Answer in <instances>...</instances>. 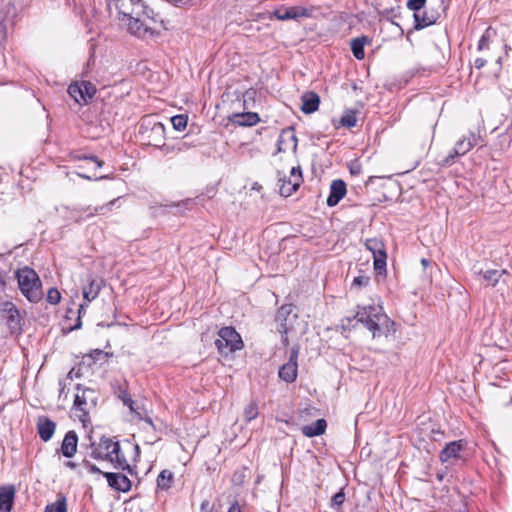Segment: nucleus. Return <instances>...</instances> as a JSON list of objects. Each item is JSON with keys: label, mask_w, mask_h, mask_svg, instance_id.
Here are the masks:
<instances>
[{"label": "nucleus", "mask_w": 512, "mask_h": 512, "mask_svg": "<svg viewBox=\"0 0 512 512\" xmlns=\"http://www.w3.org/2000/svg\"><path fill=\"white\" fill-rule=\"evenodd\" d=\"M116 8L119 14L122 15L121 20L126 22L131 34L139 38L154 34V29L149 23L153 21V10L145 2H120V5H116Z\"/></svg>", "instance_id": "nucleus-1"}, {"label": "nucleus", "mask_w": 512, "mask_h": 512, "mask_svg": "<svg viewBox=\"0 0 512 512\" xmlns=\"http://www.w3.org/2000/svg\"><path fill=\"white\" fill-rule=\"evenodd\" d=\"M407 8L413 11L414 29L420 30L434 24L447 6L444 2H407Z\"/></svg>", "instance_id": "nucleus-2"}, {"label": "nucleus", "mask_w": 512, "mask_h": 512, "mask_svg": "<svg viewBox=\"0 0 512 512\" xmlns=\"http://www.w3.org/2000/svg\"><path fill=\"white\" fill-rule=\"evenodd\" d=\"M15 277L22 295L32 303H38L43 298L42 282L34 269L23 266L15 271Z\"/></svg>", "instance_id": "nucleus-3"}, {"label": "nucleus", "mask_w": 512, "mask_h": 512, "mask_svg": "<svg viewBox=\"0 0 512 512\" xmlns=\"http://www.w3.org/2000/svg\"><path fill=\"white\" fill-rule=\"evenodd\" d=\"M353 319L369 330L373 338L380 336L381 326L389 322V318L383 313L382 307L374 305L358 306V310L353 316Z\"/></svg>", "instance_id": "nucleus-4"}, {"label": "nucleus", "mask_w": 512, "mask_h": 512, "mask_svg": "<svg viewBox=\"0 0 512 512\" xmlns=\"http://www.w3.org/2000/svg\"><path fill=\"white\" fill-rule=\"evenodd\" d=\"M215 346L219 354L222 356H229L230 354L241 350L244 347V343L240 334L234 327L226 326L222 327L218 331V338L215 340Z\"/></svg>", "instance_id": "nucleus-5"}, {"label": "nucleus", "mask_w": 512, "mask_h": 512, "mask_svg": "<svg viewBox=\"0 0 512 512\" xmlns=\"http://www.w3.org/2000/svg\"><path fill=\"white\" fill-rule=\"evenodd\" d=\"M77 393L74 398L73 409L76 412H80L77 414L80 421L85 425L89 411L92 408H95L98 401L97 392L91 388H81L80 384L76 386Z\"/></svg>", "instance_id": "nucleus-6"}, {"label": "nucleus", "mask_w": 512, "mask_h": 512, "mask_svg": "<svg viewBox=\"0 0 512 512\" xmlns=\"http://www.w3.org/2000/svg\"><path fill=\"white\" fill-rule=\"evenodd\" d=\"M0 316L5 321L12 334H20L22 331L23 317L20 310L11 301L0 302Z\"/></svg>", "instance_id": "nucleus-7"}, {"label": "nucleus", "mask_w": 512, "mask_h": 512, "mask_svg": "<svg viewBox=\"0 0 512 512\" xmlns=\"http://www.w3.org/2000/svg\"><path fill=\"white\" fill-rule=\"evenodd\" d=\"M118 444L113 438L102 436L98 444L91 442L90 456L96 460L112 461V454L118 451Z\"/></svg>", "instance_id": "nucleus-8"}, {"label": "nucleus", "mask_w": 512, "mask_h": 512, "mask_svg": "<svg viewBox=\"0 0 512 512\" xmlns=\"http://www.w3.org/2000/svg\"><path fill=\"white\" fill-rule=\"evenodd\" d=\"M292 314V305H282L276 313L275 321L278 323L277 330L281 333V340L284 346L289 345L288 333L292 329V318L297 316Z\"/></svg>", "instance_id": "nucleus-9"}, {"label": "nucleus", "mask_w": 512, "mask_h": 512, "mask_svg": "<svg viewBox=\"0 0 512 512\" xmlns=\"http://www.w3.org/2000/svg\"><path fill=\"white\" fill-rule=\"evenodd\" d=\"M67 91L78 104H87L95 96L97 89L91 82L81 81L70 84Z\"/></svg>", "instance_id": "nucleus-10"}, {"label": "nucleus", "mask_w": 512, "mask_h": 512, "mask_svg": "<svg viewBox=\"0 0 512 512\" xmlns=\"http://www.w3.org/2000/svg\"><path fill=\"white\" fill-rule=\"evenodd\" d=\"M365 247L373 254L374 269L378 273L386 271L387 254L383 241L379 238H368L365 241Z\"/></svg>", "instance_id": "nucleus-11"}, {"label": "nucleus", "mask_w": 512, "mask_h": 512, "mask_svg": "<svg viewBox=\"0 0 512 512\" xmlns=\"http://www.w3.org/2000/svg\"><path fill=\"white\" fill-rule=\"evenodd\" d=\"M467 450V441L460 439L447 443L439 454L442 463L450 460H465L463 454Z\"/></svg>", "instance_id": "nucleus-12"}, {"label": "nucleus", "mask_w": 512, "mask_h": 512, "mask_svg": "<svg viewBox=\"0 0 512 512\" xmlns=\"http://www.w3.org/2000/svg\"><path fill=\"white\" fill-rule=\"evenodd\" d=\"M298 355H299V346H294L290 351V356L288 362L283 364L278 372L280 379L287 383H293L297 378L298 373Z\"/></svg>", "instance_id": "nucleus-13"}, {"label": "nucleus", "mask_w": 512, "mask_h": 512, "mask_svg": "<svg viewBox=\"0 0 512 512\" xmlns=\"http://www.w3.org/2000/svg\"><path fill=\"white\" fill-rule=\"evenodd\" d=\"M313 8H307L302 6H279L273 12L274 16L278 20H299L300 18H308L312 15Z\"/></svg>", "instance_id": "nucleus-14"}, {"label": "nucleus", "mask_w": 512, "mask_h": 512, "mask_svg": "<svg viewBox=\"0 0 512 512\" xmlns=\"http://www.w3.org/2000/svg\"><path fill=\"white\" fill-rule=\"evenodd\" d=\"M85 281L86 284L82 287V294L84 300L90 303L98 297L100 291L105 285V281L103 278L97 277L93 274H88Z\"/></svg>", "instance_id": "nucleus-15"}, {"label": "nucleus", "mask_w": 512, "mask_h": 512, "mask_svg": "<svg viewBox=\"0 0 512 512\" xmlns=\"http://www.w3.org/2000/svg\"><path fill=\"white\" fill-rule=\"evenodd\" d=\"M471 270L475 276H481L486 284L491 287H495L502 276L508 275V271L506 269L483 270L478 264H474Z\"/></svg>", "instance_id": "nucleus-16"}, {"label": "nucleus", "mask_w": 512, "mask_h": 512, "mask_svg": "<svg viewBox=\"0 0 512 512\" xmlns=\"http://www.w3.org/2000/svg\"><path fill=\"white\" fill-rule=\"evenodd\" d=\"M103 476L106 478L108 485L118 492H128L132 483L130 479L122 473L105 472Z\"/></svg>", "instance_id": "nucleus-17"}, {"label": "nucleus", "mask_w": 512, "mask_h": 512, "mask_svg": "<svg viewBox=\"0 0 512 512\" xmlns=\"http://www.w3.org/2000/svg\"><path fill=\"white\" fill-rule=\"evenodd\" d=\"M346 183L341 179L333 180L330 185V193L327 197L326 204L329 207L336 206L340 200L346 195Z\"/></svg>", "instance_id": "nucleus-18"}, {"label": "nucleus", "mask_w": 512, "mask_h": 512, "mask_svg": "<svg viewBox=\"0 0 512 512\" xmlns=\"http://www.w3.org/2000/svg\"><path fill=\"white\" fill-rule=\"evenodd\" d=\"M228 119L232 124L241 127H252L260 122V117L255 112L234 113Z\"/></svg>", "instance_id": "nucleus-19"}, {"label": "nucleus", "mask_w": 512, "mask_h": 512, "mask_svg": "<svg viewBox=\"0 0 512 512\" xmlns=\"http://www.w3.org/2000/svg\"><path fill=\"white\" fill-rule=\"evenodd\" d=\"M78 445V436L74 430L68 431L62 441L60 452L66 458H71L75 455Z\"/></svg>", "instance_id": "nucleus-20"}, {"label": "nucleus", "mask_w": 512, "mask_h": 512, "mask_svg": "<svg viewBox=\"0 0 512 512\" xmlns=\"http://www.w3.org/2000/svg\"><path fill=\"white\" fill-rule=\"evenodd\" d=\"M56 423L46 416H40L37 420V430L40 438L47 442L49 441L55 432Z\"/></svg>", "instance_id": "nucleus-21"}, {"label": "nucleus", "mask_w": 512, "mask_h": 512, "mask_svg": "<svg viewBox=\"0 0 512 512\" xmlns=\"http://www.w3.org/2000/svg\"><path fill=\"white\" fill-rule=\"evenodd\" d=\"M15 498V488L13 485L0 487V512H10Z\"/></svg>", "instance_id": "nucleus-22"}, {"label": "nucleus", "mask_w": 512, "mask_h": 512, "mask_svg": "<svg viewBox=\"0 0 512 512\" xmlns=\"http://www.w3.org/2000/svg\"><path fill=\"white\" fill-rule=\"evenodd\" d=\"M302 105L301 111L304 114H312L318 110L320 104V97L316 92L309 91L301 97Z\"/></svg>", "instance_id": "nucleus-23"}, {"label": "nucleus", "mask_w": 512, "mask_h": 512, "mask_svg": "<svg viewBox=\"0 0 512 512\" xmlns=\"http://www.w3.org/2000/svg\"><path fill=\"white\" fill-rule=\"evenodd\" d=\"M112 461H109L115 469L123 470L130 475L136 474L135 469L128 463L125 455L121 451L120 443L118 444V451L112 454Z\"/></svg>", "instance_id": "nucleus-24"}, {"label": "nucleus", "mask_w": 512, "mask_h": 512, "mask_svg": "<svg viewBox=\"0 0 512 512\" xmlns=\"http://www.w3.org/2000/svg\"><path fill=\"white\" fill-rule=\"evenodd\" d=\"M327 428V422L325 419L321 418L316 420L314 423L309 425H304L301 428V432L304 436L308 438L320 436L325 433Z\"/></svg>", "instance_id": "nucleus-25"}, {"label": "nucleus", "mask_w": 512, "mask_h": 512, "mask_svg": "<svg viewBox=\"0 0 512 512\" xmlns=\"http://www.w3.org/2000/svg\"><path fill=\"white\" fill-rule=\"evenodd\" d=\"M146 133H148L147 138L149 139V144L160 148V143L163 141L165 135L164 125L160 122H156L150 129H146Z\"/></svg>", "instance_id": "nucleus-26"}, {"label": "nucleus", "mask_w": 512, "mask_h": 512, "mask_svg": "<svg viewBox=\"0 0 512 512\" xmlns=\"http://www.w3.org/2000/svg\"><path fill=\"white\" fill-rule=\"evenodd\" d=\"M192 147L190 143L185 140H180L174 144H162L160 150L165 156L177 155L186 152Z\"/></svg>", "instance_id": "nucleus-27"}, {"label": "nucleus", "mask_w": 512, "mask_h": 512, "mask_svg": "<svg viewBox=\"0 0 512 512\" xmlns=\"http://www.w3.org/2000/svg\"><path fill=\"white\" fill-rule=\"evenodd\" d=\"M286 137H288V139L293 143V149L296 150L297 148V137L296 135L294 134V128L293 127H289V128H286V129H283L278 137V140H277V153H282V152H285L287 147H286Z\"/></svg>", "instance_id": "nucleus-28"}, {"label": "nucleus", "mask_w": 512, "mask_h": 512, "mask_svg": "<svg viewBox=\"0 0 512 512\" xmlns=\"http://www.w3.org/2000/svg\"><path fill=\"white\" fill-rule=\"evenodd\" d=\"M16 17V7L13 2H0V23H13Z\"/></svg>", "instance_id": "nucleus-29"}, {"label": "nucleus", "mask_w": 512, "mask_h": 512, "mask_svg": "<svg viewBox=\"0 0 512 512\" xmlns=\"http://www.w3.org/2000/svg\"><path fill=\"white\" fill-rule=\"evenodd\" d=\"M282 184L280 185L279 191L280 194L284 197H289L294 192L297 191V189L300 187V184L302 183L299 178H296V181L293 180V178H287L284 176L283 178L279 179Z\"/></svg>", "instance_id": "nucleus-30"}, {"label": "nucleus", "mask_w": 512, "mask_h": 512, "mask_svg": "<svg viewBox=\"0 0 512 512\" xmlns=\"http://www.w3.org/2000/svg\"><path fill=\"white\" fill-rule=\"evenodd\" d=\"M174 481V474L170 470H162L157 476V487L163 491L171 488Z\"/></svg>", "instance_id": "nucleus-31"}, {"label": "nucleus", "mask_w": 512, "mask_h": 512, "mask_svg": "<svg viewBox=\"0 0 512 512\" xmlns=\"http://www.w3.org/2000/svg\"><path fill=\"white\" fill-rule=\"evenodd\" d=\"M367 42L368 38L365 36L352 40L351 51L356 59L362 60L365 57L364 46Z\"/></svg>", "instance_id": "nucleus-32"}, {"label": "nucleus", "mask_w": 512, "mask_h": 512, "mask_svg": "<svg viewBox=\"0 0 512 512\" xmlns=\"http://www.w3.org/2000/svg\"><path fill=\"white\" fill-rule=\"evenodd\" d=\"M44 512H67L66 497L59 494L54 503H50L45 507Z\"/></svg>", "instance_id": "nucleus-33"}, {"label": "nucleus", "mask_w": 512, "mask_h": 512, "mask_svg": "<svg viewBox=\"0 0 512 512\" xmlns=\"http://www.w3.org/2000/svg\"><path fill=\"white\" fill-rule=\"evenodd\" d=\"M115 202H116V200H112L104 206L95 207L93 209H91L90 207H87L86 209L81 210L84 213L88 212L86 214V216L85 217L79 216V218H77L76 221L79 222L85 218H90L96 214H102L105 209H110V207L112 205H114Z\"/></svg>", "instance_id": "nucleus-34"}, {"label": "nucleus", "mask_w": 512, "mask_h": 512, "mask_svg": "<svg viewBox=\"0 0 512 512\" xmlns=\"http://www.w3.org/2000/svg\"><path fill=\"white\" fill-rule=\"evenodd\" d=\"M71 158L74 160H89L96 164L97 168H101L104 165V162L100 160L97 156L93 154H85L80 152L71 153Z\"/></svg>", "instance_id": "nucleus-35"}, {"label": "nucleus", "mask_w": 512, "mask_h": 512, "mask_svg": "<svg viewBox=\"0 0 512 512\" xmlns=\"http://www.w3.org/2000/svg\"><path fill=\"white\" fill-rule=\"evenodd\" d=\"M170 121L175 130L182 131L187 126L188 116L184 114L175 115L171 117Z\"/></svg>", "instance_id": "nucleus-36"}, {"label": "nucleus", "mask_w": 512, "mask_h": 512, "mask_svg": "<svg viewBox=\"0 0 512 512\" xmlns=\"http://www.w3.org/2000/svg\"><path fill=\"white\" fill-rule=\"evenodd\" d=\"M258 416V405L251 401L244 409V418L247 422L254 420Z\"/></svg>", "instance_id": "nucleus-37"}, {"label": "nucleus", "mask_w": 512, "mask_h": 512, "mask_svg": "<svg viewBox=\"0 0 512 512\" xmlns=\"http://www.w3.org/2000/svg\"><path fill=\"white\" fill-rule=\"evenodd\" d=\"M460 156H462V154L455 147H453L451 151L448 153V155L439 162V164L442 167L451 166Z\"/></svg>", "instance_id": "nucleus-38"}, {"label": "nucleus", "mask_w": 512, "mask_h": 512, "mask_svg": "<svg viewBox=\"0 0 512 512\" xmlns=\"http://www.w3.org/2000/svg\"><path fill=\"white\" fill-rule=\"evenodd\" d=\"M112 354L108 353V352H104L103 350L101 349H95V350H92L88 355L87 357L91 358L93 362H101V363H105L107 362L108 358L111 356Z\"/></svg>", "instance_id": "nucleus-39"}, {"label": "nucleus", "mask_w": 512, "mask_h": 512, "mask_svg": "<svg viewBox=\"0 0 512 512\" xmlns=\"http://www.w3.org/2000/svg\"><path fill=\"white\" fill-rule=\"evenodd\" d=\"M340 123L343 127L352 128L356 126L357 118L354 111L346 112L340 119Z\"/></svg>", "instance_id": "nucleus-40"}, {"label": "nucleus", "mask_w": 512, "mask_h": 512, "mask_svg": "<svg viewBox=\"0 0 512 512\" xmlns=\"http://www.w3.org/2000/svg\"><path fill=\"white\" fill-rule=\"evenodd\" d=\"M461 154L462 156L468 153L472 148L473 144H471L470 141L466 140V137H463L459 141L456 142L454 146Z\"/></svg>", "instance_id": "nucleus-41"}, {"label": "nucleus", "mask_w": 512, "mask_h": 512, "mask_svg": "<svg viewBox=\"0 0 512 512\" xmlns=\"http://www.w3.org/2000/svg\"><path fill=\"white\" fill-rule=\"evenodd\" d=\"M46 300L52 305L58 304L61 300V294L58 289L54 287L50 288L47 292Z\"/></svg>", "instance_id": "nucleus-42"}, {"label": "nucleus", "mask_w": 512, "mask_h": 512, "mask_svg": "<svg viewBox=\"0 0 512 512\" xmlns=\"http://www.w3.org/2000/svg\"><path fill=\"white\" fill-rule=\"evenodd\" d=\"M344 501H345V493H344L343 489H341L339 492H337L336 494L333 495V497L331 499V507L339 508L342 506Z\"/></svg>", "instance_id": "nucleus-43"}, {"label": "nucleus", "mask_w": 512, "mask_h": 512, "mask_svg": "<svg viewBox=\"0 0 512 512\" xmlns=\"http://www.w3.org/2000/svg\"><path fill=\"white\" fill-rule=\"evenodd\" d=\"M370 281L368 276H357L353 279L352 287L362 288L366 287Z\"/></svg>", "instance_id": "nucleus-44"}, {"label": "nucleus", "mask_w": 512, "mask_h": 512, "mask_svg": "<svg viewBox=\"0 0 512 512\" xmlns=\"http://www.w3.org/2000/svg\"><path fill=\"white\" fill-rule=\"evenodd\" d=\"M85 309H86V305L84 304H81L78 308V317L76 319V323L73 325V326H70L69 327V331H73V330H76V329H80L81 326H82V322H81V314L82 313H85Z\"/></svg>", "instance_id": "nucleus-45"}, {"label": "nucleus", "mask_w": 512, "mask_h": 512, "mask_svg": "<svg viewBox=\"0 0 512 512\" xmlns=\"http://www.w3.org/2000/svg\"><path fill=\"white\" fill-rule=\"evenodd\" d=\"M246 470V468H243L241 471L234 472L232 476V482L236 485H241L244 481Z\"/></svg>", "instance_id": "nucleus-46"}, {"label": "nucleus", "mask_w": 512, "mask_h": 512, "mask_svg": "<svg viewBox=\"0 0 512 512\" xmlns=\"http://www.w3.org/2000/svg\"><path fill=\"white\" fill-rule=\"evenodd\" d=\"M83 465L89 470V472H91L93 474H102L103 475V473H104L95 464H92L88 460H83Z\"/></svg>", "instance_id": "nucleus-47"}, {"label": "nucleus", "mask_w": 512, "mask_h": 512, "mask_svg": "<svg viewBox=\"0 0 512 512\" xmlns=\"http://www.w3.org/2000/svg\"><path fill=\"white\" fill-rule=\"evenodd\" d=\"M290 178H293V180L296 181V178H299V180L302 182L303 181V177H302V171H301V167L300 166H297V167H292L291 171H290Z\"/></svg>", "instance_id": "nucleus-48"}, {"label": "nucleus", "mask_w": 512, "mask_h": 512, "mask_svg": "<svg viewBox=\"0 0 512 512\" xmlns=\"http://www.w3.org/2000/svg\"><path fill=\"white\" fill-rule=\"evenodd\" d=\"M362 167L358 162H352L349 165V171L352 175H359L361 173Z\"/></svg>", "instance_id": "nucleus-49"}, {"label": "nucleus", "mask_w": 512, "mask_h": 512, "mask_svg": "<svg viewBox=\"0 0 512 512\" xmlns=\"http://www.w3.org/2000/svg\"><path fill=\"white\" fill-rule=\"evenodd\" d=\"M487 33H488V30L486 31V33H484L481 36V38L478 42V50H482L488 46L489 37H488Z\"/></svg>", "instance_id": "nucleus-50"}, {"label": "nucleus", "mask_w": 512, "mask_h": 512, "mask_svg": "<svg viewBox=\"0 0 512 512\" xmlns=\"http://www.w3.org/2000/svg\"><path fill=\"white\" fill-rule=\"evenodd\" d=\"M122 400H123V403H124L126 406H128V407H129V409H130L132 412H135L134 407H133V405H134V401L131 399V397H130L128 394H126V395L122 398Z\"/></svg>", "instance_id": "nucleus-51"}, {"label": "nucleus", "mask_w": 512, "mask_h": 512, "mask_svg": "<svg viewBox=\"0 0 512 512\" xmlns=\"http://www.w3.org/2000/svg\"><path fill=\"white\" fill-rule=\"evenodd\" d=\"M77 175L80 177V178H83V179H87V180H101V179H105L107 178L106 176H88L86 175L85 173H80V172H77Z\"/></svg>", "instance_id": "nucleus-52"}, {"label": "nucleus", "mask_w": 512, "mask_h": 512, "mask_svg": "<svg viewBox=\"0 0 512 512\" xmlns=\"http://www.w3.org/2000/svg\"><path fill=\"white\" fill-rule=\"evenodd\" d=\"M200 509L202 512H211L213 510V506L210 504L208 500H204L201 503Z\"/></svg>", "instance_id": "nucleus-53"}, {"label": "nucleus", "mask_w": 512, "mask_h": 512, "mask_svg": "<svg viewBox=\"0 0 512 512\" xmlns=\"http://www.w3.org/2000/svg\"><path fill=\"white\" fill-rule=\"evenodd\" d=\"M486 65V60L483 58H476L474 61V67L477 69H481Z\"/></svg>", "instance_id": "nucleus-54"}, {"label": "nucleus", "mask_w": 512, "mask_h": 512, "mask_svg": "<svg viewBox=\"0 0 512 512\" xmlns=\"http://www.w3.org/2000/svg\"><path fill=\"white\" fill-rule=\"evenodd\" d=\"M466 140L470 141L471 144H473V147L477 145L479 136H477L475 133H470L468 137H466Z\"/></svg>", "instance_id": "nucleus-55"}, {"label": "nucleus", "mask_w": 512, "mask_h": 512, "mask_svg": "<svg viewBox=\"0 0 512 512\" xmlns=\"http://www.w3.org/2000/svg\"><path fill=\"white\" fill-rule=\"evenodd\" d=\"M227 512H241L240 506L237 502L233 503Z\"/></svg>", "instance_id": "nucleus-56"}, {"label": "nucleus", "mask_w": 512, "mask_h": 512, "mask_svg": "<svg viewBox=\"0 0 512 512\" xmlns=\"http://www.w3.org/2000/svg\"><path fill=\"white\" fill-rule=\"evenodd\" d=\"M6 287V280L4 276L0 273V290L4 291Z\"/></svg>", "instance_id": "nucleus-57"}, {"label": "nucleus", "mask_w": 512, "mask_h": 512, "mask_svg": "<svg viewBox=\"0 0 512 512\" xmlns=\"http://www.w3.org/2000/svg\"><path fill=\"white\" fill-rule=\"evenodd\" d=\"M421 264H422V266L424 268H426L427 266H429L431 264V262L428 259H426V258H422L421 259Z\"/></svg>", "instance_id": "nucleus-58"}, {"label": "nucleus", "mask_w": 512, "mask_h": 512, "mask_svg": "<svg viewBox=\"0 0 512 512\" xmlns=\"http://www.w3.org/2000/svg\"><path fill=\"white\" fill-rule=\"evenodd\" d=\"M66 466H67V467H69V468H71V469H74V468L76 467V464H75L74 462L68 461V462L66 463Z\"/></svg>", "instance_id": "nucleus-59"}, {"label": "nucleus", "mask_w": 512, "mask_h": 512, "mask_svg": "<svg viewBox=\"0 0 512 512\" xmlns=\"http://www.w3.org/2000/svg\"><path fill=\"white\" fill-rule=\"evenodd\" d=\"M144 421H145L147 424H149V425L153 426V421H152V419H151L150 417H146V418H144Z\"/></svg>", "instance_id": "nucleus-60"}, {"label": "nucleus", "mask_w": 512, "mask_h": 512, "mask_svg": "<svg viewBox=\"0 0 512 512\" xmlns=\"http://www.w3.org/2000/svg\"><path fill=\"white\" fill-rule=\"evenodd\" d=\"M134 450H135V454H136V456H139V454H140V448H139V446H138V445H135V446H134Z\"/></svg>", "instance_id": "nucleus-61"}, {"label": "nucleus", "mask_w": 512, "mask_h": 512, "mask_svg": "<svg viewBox=\"0 0 512 512\" xmlns=\"http://www.w3.org/2000/svg\"><path fill=\"white\" fill-rule=\"evenodd\" d=\"M87 3V8H89L92 12H95V8L92 7V2H86Z\"/></svg>", "instance_id": "nucleus-62"}, {"label": "nucleus", "mask_w": 512, "mask_h": 512, "mask_svg": "<svg viewBox=\"0 0 512 512\" xmlns=\"http://www.w3.org/2000/svg\"><path fill=\"white\" fill-rule=\"evenodd\" d=\"M83 18L85 19V21H88V16L87 14L85 13V15L83 16Z\"/></svg>", "instance_id": "nucleus-63"}, {"label": "nucleus", "mask_w": 512, "mask_h": 512, "mask_svg": "<svg viewBox=\"0 0 512 512\" xmlns=\"http://www.w3.org/2000/svg\"><path fill=\"white\" fill-rule=\"evenodd\" d=\"M72 372H73V370L69 371L68 377H71Z\"/></svg>", "instance_id": "nucleus-64"}]
</instances>
